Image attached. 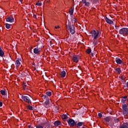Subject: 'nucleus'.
I'll list each match as a JSON object with an SVG mask.
<instances>
[{"label":"nucleus","instance_id":"f257e3e1","mask_svg":"<svg viewBox=\"0 0 128 128\" xmlns=\"http://www.w3.org/2000/svg\"><path fill=\"white\" fill-rule=\"evenodd\" d=\"M119 34H122V36H128V28H121L119 30Z\"/></svg>","mask_w":128,"mask_h":128},{"label":"nucleus","instance_id":"f03ea898","mask_svg":"<svg viewBox=\"0 0 128 128\" xmlns=\"http://www.w3.org/2000/svg\"><path fill=\"white\" fill-rule=\"evenodd\" d=\"M67 122L70 126H71L72 128H76V122L74 119H69Z\"/></svg>","mask_w":128,"mask_h":128},{"label":"nucleus","instance_id":"7ed1b4c3","mask_svg":"<svg viewBox=\"0 0 128 128\" xmlns=\"http://www.w3.org/2000/svg\"><path fill=\"white\" fill-rule=\"evenodd\" d=\"M91 34H92V36L94 38L93 39L96 40L98 38L99 32L98 30H92L91 32Z\"/></svg>","mask_w":128,"mask_h":128},{"label":"nucleus","instance_id":"20e7f679","mask_svg":"<svg viewBox=\"0 0 128 128\" xmlns=\"http://www.w3.org/2000/svg\"><path fill=\"white\" fill-rule=\"evenodd\" d=\"M122 108L123 110L122 113L124 115H126L128 114V106L126 104H124L122 105Z\"/></svg>","mask_w":128,"mask_h":128},{"label":"nucleus","instance_id":"39448f33","mask_svg":"<svg viewBox=\"0 0 128 128\" xmlns=\"http://www.w3.org/2000/svg\"><path fill=\"white\" fill-rule=\"evenodd\" d=\"M22 98L25 102H27V104H32V100L30 98V97L26 96H22Z\"/></svg>","mask_w":128,"mask_h":128},{"label":"nucleus","instance_id":"423d86ee","mask_svg":"<svg viewBox=\"0 0 128 128\" xmlns=\"http://www.w3.org/2000/svg\"><path fill=\"white\" fill-rule=\"evenodd\" d=\"M72 60L74 62L78 63L80 60V56L75 55L73 56Z\"/></svg>","mask_w":128,"mask_h":128},{"label":"nucleus","instance_id":"0eeeda50","mask_svg":"<svg viewBox=\"0 0 128 128\" xmlns=\"http://www.w3.org/2000/svg\"><path fill=\"white\" fill-rule=\"evenodd\" d=\"M104 20L106 22H107V24H114V22L108 18V17H104Z\"/></svg>","mask_w":128,"mask_h":128},{"label":"nucleus","instance_id":"6e6552de","mask_svg":"<svg viewBox=\"0 0 128 128\" xmlns=\"http://www.w3.org/2000/svg\"><path fill=\"white\" fill-rule=\"evenodd\" d=\"M84 122H78L76 123L75 124V128H80V126H82V125L84 124Z\"/></svg>","mask_w":128,"mask_h":128},{"label":"nucleus","instance_id":"1a4fd4ad","mask_svg":"<svg viewBox=\"0 0 128 128\" xmlns=\"http://www.w3.org/2000/svg\"><path fill=\"white\" fill-rule=\"evenodd\" d=\"M70 30L71 34H74V32H76V31L74 30V26L71 25V28H70Z\"/></svg>","mask_w":128,"mask_h":128},{"label":"nucleus","instance_id":"9d476101","mask_svg":"<svg viewBox=\"0 0 128 128\" xmlns=\"http://www.w3.org/2000/svg\"><path fill=\"white\" fill-rule=\"evenodd\" d=\"M6 22H14V19L12 17H8L6 19Z\"/></svg>","mask_w":128,"mask_h":128},{"label":"nucleus","instance_id":"9b49d317","mask_svg":"<svg viewBox=\"0 0 128 128\" xmlns=\"http://www.w3.org/2000/svg\"><path fill=\"white\" fill-rule=\"evenodd\" d=\"M34 52L36 54H40V50L38 48H36L34 49Z\"/></svg>","mask_w":128,"mask_h":128},{"label":"nucleus","instance_id":"f8f14e48","mask_svg":"<svg viewBox=\"0 0 128 128\" xmlns=\"http://www.w3.org/2000/svg\"><path fill=\"white\" fill-rule=\"evenodd\" d=\"M116 62L118 64H122V60H120V58H116Z\"/></svg>","mask_w":128,"mask_h":128},{"label":"nucleus","instance_id":"ddd939ff","mask_svg":"<svg viewBox=\"0 0 128 128\" xmlns=\"http://www.w3.org/2000/svg\"><path fill=\"white\" fill-rule=\"evenodd\" d=\"M120 128H128V122H124L122 124Z\"/></svg>","mask_w":128,"mask_h":128},{"label":"nucleus","instance_id":"4468645a","mask_svg":"<svg viewBox=\"0 0 128 128\" xmlns=\"http://www.w3.org/2000/svg\"><path fill=\"white\" fill-rule=\"evenodd\" d=\"M54 124L56 126H58L62 125V122H60V121L57 120L54 122Z\"/></svg>","mask_w":128,"mask_h":128},{"label":"nucleus","instance_id":"2eb2a0df","mask_svg":"<svg viewBox=\"0 0 128 128\" xmlns=\"http://www.w3.org/2000/svg\"><path fill=\"white\" fill-rule=\"evenodd\" d=\"M4 50L2 49V47L0 46V56H1V58H4Z\"/></svg>","mask_w":128,"mask_h":128},{"label":"nucleus","instance_id":"dca6fc26","mask_svg":"<svg viewBox=\"0 0 128 128\" xmlns=\"http://www.w3.org/2000/svg\"><path fill=\"white\" fill-rule=\"evenodd\" d=\"M12 57L10 56H9V57H6V62H8V64H10V62H12Z\"/></svg>","mask_w":128,"mask_h":128},{"label":"nucleus","instance_id":"f3484780","mask_svg":"<svg viewBox=\"0 0 128 128\" xmlns=\"http://www.w3.org/2000/svg\"><path fill=\"white\" fill-rule=\"evenodd\" d=\"M16 68H18L20 66V58H18L16 62Z\"/></svg>","mask_w":128,"mask_h":128},{"label":"nucleus","instance_id":"a211bd4d","mask_svg":"<svg viewBox=\"0 0 128 128\" xmlns=\"http://www.w3.org/2000/svg\"><path fill=\"white\" fill-rule=\"evenodd\" d=\"M60 76L61 78H65L66 74V71L62 70L60 73Z\"/></svg>","mask_w":128,"mask_h":128},{"label":"nucleus","instance_id":"6ab92c4d","mask_svg":"<svg viewBox=\"0 0 128 128\" xmlns=\"http://www.w3.org/2000/svg\"><path fill=\"white\" fill-rule=\"evenodd\" d=\"M111 119L112 118H110V116H107L104 118L105 122H109L110 121Z\"/></svg>","mask_w":128,"mask_h":128},{"label":"nucleus","instance_id":"aec40b11","mask_svg":"<svg viewBox=\"0 0 128 128\" xmlns=\"http://www.w3.org/2000/svg\"><path fill=\"white\" fill-rule=\"evenodd\" d=\"M118 128V123L114 122L113 124L111 126L112 128Z\"/></svg>","mask_w":128,"mask_h":128},{"label":"nucleus","instance_id":"412c9836","mask_svg":"<svg viewBox=\"0 0 128 128\" xmlns=\"http://www.w3.org/2000/svg\"><path fill=\"white\" fill-rule=\"evenodd\" d=\"M62 118V120H68V116L66 114H63Z\"/></svg>","mask_w":128,"mask_h":128},{"label":"nucleus","instance_id":"4be33fe9","mask_svg":"<svg viewBox=\"0 0 128 128\" xmlns=\"http://www.w3.org/2000/svg\"><path fill=\"white\" fill-rule=\"evenodd\" d=\"M117 74H120V73L122 72V70H120V68H116L115 70Z\"/></svg>","mask_w":128,"mask_h":128},{"label":"nucleus","instance_id":"5701e85b","mask_svg":"<svg viewBox=\"0 0 128 128\" xmlns=\"http://www.w3.org/2000/svg\"><path fill=\"white\" fill-rule=\"evenodd\" d=\"M93 44H94V46H96L98 44V40H96V39H93Z\"/></svg>","mask_w":128,"mask_h":128},{"label":"nucleus","instance_id":"b1692460","mask_svg":"<svg viewBox=\"0 0 128 128\" xmlns=\"http://www.w3.org/2000/svg\"><path fill=\"white\" fill-rule=\"evenodd\" d=\"M69 13L70 14V16H72V14H74V9H72V8H71L70 10H69Z\"/></svg>","mask_w":128,"mask_h":128},{"label":"nucleus","instance_id":"393cba45","mask_svg":"<svg viewBox=\"0 0 128 128\" xmlns=\"http://www.w3.org/2000/svg\"><path fill=\"white\" fill-rule=\"evenodd\" d=\"M28 110H34L33 108H32V106H26Z\"/></svg>","mask_w":128,"mask_h":128},{"label":"nucleus","instance_id":"a878e982","mask_svg":"<svg viewBox=\"0 0 128 128\" xmlns=\"http://www.w3.org/2000/svg\"><path fill=\"white\" fill-rule=\"evenodd\" d=\"M66 28L68 30H70L72 28V26L68 24H66Z\"/></svg>","mask_w":128,"mask_h":128},{"label":"nucleus","instance_id":"bb28decb","mask_svg":"<svg viewBox=\"0 0 128 128\" xmlns=\"http://www.w3.org/2000/svg\"><path fill=\"white\" fill-rule=\"evenodd\" d=\"M42 98H44V100H50L46 94L42 96Z\"/></svg>","mask_w":128,"mask_h":128},{"label":"nucleus","instance_id":"cd10ccee","mask_svg":"<svg viewBox=\"0 0 128 128\" xmlns=\"http://www.w3.org/2000/svg\"><path fill=\"white\" fill-rule=\"evenodd\" d=\"M6 28H8V30L10 28V24H6Z\"/></svg>","mask_w":128,"mask_h":128},{"label":"nucleus","instance_id":"c85d7f7f","mask_svg":"<svg viewBox=\"0 0 128 128\" xmlns=\"http://www.w3.org/2000/svg\"><path fill=\"white\" fill-rule=\"evenodd\" d=\"M0 94L2 96H6V90H0Z\"/></svg>","mask_w":128,"mask_h":128},{"label":"nucleus","instance_id":"c756f323","mask_svg":"<svg viewBox=\"0 0 128 128\" xmlns=\"http://www.w3.org/2000/svg\"><path fill=\"white\" fill-rule=\"evenodd\" d=\"M86 52L87 54H90V52H92V49H90V48L87 49Z\"/></svg>","mask_w":128,"mask_h":128},{"label":"nucleus","instance_id":"7c9ffc66","mask_svg":"<svg viewBox=\"0 0 128 128\" xmlns=\"http://www.w3.org/2000/svg\"><path fill=\"white\" fill-rule=\"evenodd\" d=\"M44 104H46V106L50 104V99L46 100V101L44 102Z\"/></svg>","mask_w":128,"mask_h":128},{"label":"nucleus","instance_id":"2f4dec72","mask_svg":"<svg viewBox=\"0 0 128 128\" xmlns=\"http://www.w3.org/2000/svg\"><path fill=\"white\" fill-rule=\"evenodd\" d=\"M46 96L48 97V96H52V92H47L46 93Z\"/></svg>","mask_w":128,"mask_h":128},{"label":"nucleus","instance_id":"473e14b6","mask_svg":"<svg viewBox=\"0 0 128 128\" xmlns=\"http://www.w3.org/2000/svg\"><path fill=\"white\" fill-rule=\"evenodd\" d=\"M120 122V120H118V118H115L114 120V122L115 123H117V124H118V122Z\"/></svg>","mask_w":128,"mask_h":128},{"label":"nucleus","instance_id":"72a5a7b5","mask_svg":"<svg viewBox=\"0 0 128 128\" xmlns=\"http://www.w3.org/2000/svg\"><path fill=\"white\" fill-rule=\"evenodd\" d=\"M126 99H122L121 102H122V104H126Z\"/></svg>","mask_w":128,"mask_h":128},{"label":"nucleus","instance_id":"f704fd0d","mask_svg":"<svg viewBox=\"0 0 128 128\" xmlns=\"http://www.w3.org/2000/svg\"><path fill=\"white\" fill-rule=\"evenodd\" d=\"M98 116L100 118H102V112L98 114Z\"/></svg>","mask_w":128,"mask_h":128},{"label":"nucleus","instance_id":"c9c22d12","mask_svg":"<svg viewBox=\"0 0 128 128\" xmlns=\"http://www.w3.org/2000/svg\"><path fill=\"white\" fill-rule=\"evenodd\" d=\"M90 2H86L84 4V6H90Z\"/></svg>","mask_w":128,"mask_h":128},{"label":"nucleus","instance_id":"e433bc0d","mask_svg":"<svg viewBox=\"0 0 128 128\" xmlns=\"http://www.w3.org/2000/svg\"><path fill=\"white\" fill-rule=\"evenodd\" d=\"M42 2L39 3L38 2L36 4V6H42Z\"/></svg>","mask_w":128,"mask_h":128},{"label":"nucleus","instance_id":"4c0bfd02","mask_svg":"<svg viewBox=\"0 0 128 128\" xmlns=\"http://www.w3.org/2000/svg\"><path fill=\"white\" fill-rule=\"evenodd\" d=\"M23 88L26 90H28V88L26 87V85H24L23 86Z\"/></svg>","mask_w":128,"mask_h":128},{"label":"nucleus","instance_id":"58836bf2","mask_svg":"<svg viewBox=\"0 0 128 128\" xmlns=\"http://www.w3.org/2000/svg\"><path fill=\"white\" fill-rule=\"evenodd\" d=\"M90 0L92 4H94V2H96V0Z\"/></svg>","mask_w":128,"mask_h":128},{"label":"nucleus","instance_id":"ea45409f","mask_svg":"<svg viewBox=\"0 0 128 128\" xmlns=\"http://www.w3.org/2000/svg\"><path fill=\"white\" fill-rule=\"evenodd\" d=\"M126 98H128V96H124L122 97V99L123 100H126Z\"/></svg>","mask_w":128,"mask_h":128},{"label":"nucleus","instance_id":"a19ab883","mask_svg":"<svg viewBox=\"0 0 128 128\" xmlns=\"http://www.w3.org/2000/svg\"><path fill=\"white\" fill-rule=\"evenodd\" d=\"M82 2L85 4L86 2V0H82Z\"/></svg>","mask_w":128,"mask_h":128},{"label":"nucleus","instance_id":"79ce46f5","mask_svg":"<svg viewBox=\"0 0 128 128\" xmlns=\"http://www.w3.org/2000/svg\"><path fill=\"white\" fill-rule=\"evenodd\" d=\"M55 28H56V30H58V28H60V26H56Z\"/></svg>","mask_w":128,"mask_h":128},{"label":"nucleus","instance_id":"37998d69","mask_svg":"<svg viewBox=\"0 0 128 128\" xmlns=\"http://www.w3.org/2000/svg\"><path fill=\"white\" fill-rule=\"evenodd\" d=\"M33 16H34V18H36V15L34 14Z\"/></svg>","mask_w":128,"mask_h":128},{"label":"nucleus","instance_id":"c03bdc74","mask_svg":"<svg viewBox=\"0 0 128 128\" xmlns=\"http://www.w3.org/2000/svg\"><path fill=\"white\" fill-rule=\"evenodd\" d=\"M125 86L126 87H127L128 88V82L125 84Z\"/></svg>","mask_w":128,"mask_h":128},{"label":"nucleus","instance_id":"a18cd8bd","mask_svg":"<svg viewBox=\"0 0 128 128\" xmlns=\"http://www.w3.org/2000/svg\"><path fill=\"white\" fill-rule=\"evenodd\" d=\"M0 106H2V102H0Z\"/></svg>","mask_w":128,"mask_h":128},{"label":"nucleus","instance_id":"49530a36","mask_svg":"<svg viewBox=\"0 0 128 128\" xmlns=\"http://www.w3.org/2000/svg\"><path fill=\"white\" fill-rule=\"evenodd\" d=\"M74 22H78V20L74 18Z\"/></svg>","mask_w":128,"mask_h":128},{"label":"nucleus","instance_id":"de8ad7c7","mask_svg":"<svg viewBox=\"0 0 128 128\" xmlns=\"http://www.w3.org/2000/svg\"><path fill=\"white\" fill-rule=\"evenodd\" d=\"M121 80H124V77H122Z\"/></svg>","mask_w":128,"mask_h":128},{"label":"nucleus","instance_id":"09e8293b","mask_svg":"<svg viewBox=\"0 0 128 128\" xmlns=\"http://www.w3.org/2000/svg\"><path fill=\"white\" fill-rule=\"evenodd\" d=\"M92 56H94V53H91Z\"/></svg>","mask_w":128,"mask_h":128},{"label":"nucleus","instance_id":"8fccbe9b","mask_svg":"<svg viewBox=\"0 0 128 128\" xmlns=\"http://www.w3.org/2000/svg\"><path fill=\"white\" fill-rule=\"evenodd\" d=\"M116 30H118V26H116Z\"/></svg>","mask_w":128,"mask_h":128},{"label":"nucleus","instance_id":"3c124183","mask_svg":"<svg viewBox=\"0 0 128 128\" xmlns=\"http://www.w3.org/2000/svg\"><path fill=\"white\" fill-rule=\"evenodd\" d=\"M30 126H31L30 125H29V126H28V128H30Z\"/></svg>","mask_w":128,"mask_h":128},{"label":"nucleus","instance_id":"603ef678","mask_svg":"<svg viewBox=\"0 0 128 128\" xmlns=\"http://www.w3.org/2000/svg\"><path fill=\"white\" fill-rule=\"evenodd\" d=\"M50 44H52V41L50 42Z\"/></svg>","mask_w":128,"mask_h":128},{"label":"nucleus","instance_id":"864d4df0","mask_svg":"<svg viewBox=\"0 0 128 128\" xmlns=\"http://www.w3.org/2000/svg\"><path fill=\"white\" fill-rule=\"evenodd\" d=\"M38 2H40V0H38Z\"/></svg>","mask_w":128,"mask_h":128}]
</instances>
